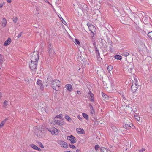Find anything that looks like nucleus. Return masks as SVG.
Wrapping results in <instances>:
<instances>
[{
    "label": "nucleus",
    "instance_id": "obj_1",
    "mask_svg": "<svg viewBox=\"0 0 152 152\" xmlns=\"http://www.w3.org/2000/svg\"><path fill=\"white\" fill-rule=\"evenodd\" d=\"M61 85V82L59 80L55 79L51 81V86L52 88L56 91L59 90Z\"/></svg>",
    "mask_w": 152,
    "mask_h": 152
},
{
    "label": "nucleus",
    "instance_id": "obj_2",
    "mask_svg": "<svg viewBox=\"0 0 152 152\" xmlns=\"http://www.w3.org/2000/svg\"><path fill=\"white\" fill-rule=\"evenodd\" d=\"M134 80H132V85L131 87V90L132 92H135L138 88V79L137 77H134Z\"/></svg>",
    "mask_w": 152,
    "mask_h": 152
},
{
    "label": "nucleus",
    "instance_id": "obj_3",
    "mask_svg": "<svg viewBox=\"0 0 152 152\" xmlns=\"http://www.w3.org/2000/svg\"><path fill=\"white\" fill-rule=\"evenodd\" d=\"M39 58V52L37 51H34L31 56V61L37 63V61Z\"/></svg>",
    "mask_w": 152,
    "mask_h": 152
},
{
    "label": "nucleus",
    "instance_id": "obj_4",
    "mask_svg": "<svg viewBox=\"0 0 152 152\" xmlns=\"http://www.w3.org/2000/svg\"><path fill=\"white\" fill-rule=\"evenodd\" d=\"M37 62L30 61L29 63V66L30 69L32 70H34L37 69Z\"/></svg>",
    "mask_w": 152,
    "mask_h": 152
},
{
    "label": "nucleus",
    "instance_id": "obj_5",
    "mask_svg": "<svg viewBox=\"0 0 152 152\" xmlns=\"http://www.w3.org/2000/svg\"><path fill=\"white\" fill-rule=\"evenodd\" d=\"M123 126L125 129L128 130H129L131 128L133 129L135 128V126L134 125L130 123L128 124H124Z\"/></svg>",
    "mask_w": 152,
    "mask_h": 152
},
{
    "label": "nucleus",
    "instance_id": "obj_6",
    "mask_svg": "<svg viewBox=\"0 0 152 152\" xmlns=\"http://www.w3.org/2000/svg\"><path fill=\"white\" fill-rule=\"evenodd\" d=\"M53 46L51 44H50V49L48 51V53H49V55L50 56L52 57H54V55L56 54L54 50L53 49Z\"/></svg>",
    "mask_w": 152,
    "mask_h": 152
},
{
    "label": "nucleus",
    "instance_id": "obj_7",
    "mask_svg": "<svg viewBox=\"0 0 152 152\" xmlns=\"http://www.w3.org/2000/svg\"><path fill=\"white\" fill-rule=\"evenodd\" d=\"M52 124H55L59 126H62L64 124V122L60 120H57L56 117L54 118V120L53 123H51Z\"/></svg>",
    "mask_w": 152,
    "mask_h": 152
},
{
    "label": "nucleus",
    "instance_id": "obj_8",
    "mask_svg": "<svg viewBox=\"0 0 152 152\" xmlns=\"http://www.w3.org/2000/svg\"><path fill=\"white\" fill-rule=\"evenodd\" d=\"M47 130L50 132L52 134H55L56 135V133L57 132V129L55 127H52V128H47Z\"/></svg>",
    "mask_w": 152,
    "mask_h": 152
},
{
    "label": "nucleus",
    "instance_id": "obj_9",
    "mask_svg": "<svg viewBox=\"0 0 152 152\" xmlns=\"http://www.w3.org/2000/svg\"><path fill=\"white\" fill-rule=\"evenodd\" d=\"M58 143L62 147L64 148H67L68 147V145L67 143L62 140H58Z\"/></svg>",
    "mask_w": 152,
    "mask_h": 152
},
{
    "label": "nucleus",
    "instance_id": "obj_10",
    "mask_svg": "<svg viewBox=\"0 0 152 152\" xmlns=\"http://www.w3.org/2000/svg\"><path fill=\"white\" fill-rule=\"evenodd\" d=\"M88 28L91 33L94 35L95 34H94V32H95L96 31V28L95 27L92 25H90L88 26Z\"/></svg>",
    "mask_w": 152,
    "mask_h": 152
},
{
    "label": "nucleus",
    "instance_id": "obj_11",
    "mask_svg": "<svg viewBox=\"0 0 152 152\" xmlns=\"http://www.w3.org/2000/svg\"><path fill=\"white\" fill-rule=\"evenodd\" d=\"M89 107L90 108V114L92 117H94L95 115V111L93 107L91 104H89Z\"/></svg>",
    "mask_w": 152,
    "mask_h": 152
},
{
    "label": "nucleus",
    "instance_id": "obj_12",
    "mask_svg": "<svg viewBox=\"0 0 152 152\" xmlns=\"http://www.w3.org/2000/svg\"><path fill=\"white\" fill-rule=\"evenodd\" d=\"M67 139L68 140H69L71 142L73 143L76 142L75 138L73 136L71 135L70 136H68L67 137Z\"/></svg>",
    "mask_w": 152,
    "mask_h": 152
},
{
    "label": "nucleus",
    "instance_id": "obj_13",
    "mask_svg": "<svg viewBox=\"0 0 152 152\" xmlns=\"http://www.w3.org/2000/svg\"><path fill=\"white\" fill-rule=\"evenodd\" d=\"M107 42L108 44L110 45L109 50L110 52H112L113 51L112 48L113 47V42L110 38L107 39Z\"/></svg>",
    "mask_w": 152,
    "mask_h": 152
},
{
    "label": "nucleus",
    "instance_id": "obj_14",
    "mask_svg": "<svg viewBox=\"0 0 152 152\" xmlns=\"http://www.w3.org/2000/svg\"><path fill=\"white\" fill-rule=\"evenodd\" d=\"M88 94L90 95L89 96V99L90 101L91 102H94V94L92 93L91 91H89L88 93Z\"/></svg>",
    "mask_w": 152,
    "mask_h": 152
},
{
    "label": "nucleus",
    "instance_id": "obj_15",
    "mask_svg": "<svg viewBox=\"0 0 152 152\" xmlns=\"http://www.w3.org/2000/svg\"><path fill=\"white\" fill-rule=\"evenodd\" d=\"M65 87L69 91H71L72 89V86L70 84H66L65 86Z\"/></svg>",
    "mask_w": 152,
    "mask_h": 152
},
{
    "label": "nucleus",
    "instance_id": "obj_16",
    "mask_svg": "<svg viewBox=\"0 0 152 152\" xmlns=\"http://www.w3.org/2000/svg\"><path fill=\"white\" fill-rule=\"evenodd\" d=\"M11 42V39L9 37L7 40H6L4 43V46H7L8 45L10 44Z\"/></svg>",
    "mask_w": 152,
    "mask_h": 152
},
{
    "label": "nucleus",
    "instance_id": "obj_17",
    "mask_svg": "<svg viewBox=\"0 0 152 152\" xmlns=\"http://www.w3.org/2000/svg\"><path fill=\"white\" fill-rule=\"evenodd\" d=\"M76 131L78 133L81 134H84L85 133L84 130L81 128H77L76 129Z\"/></svg>",
    "mask_w": 152,
    "mask_h": 152
},
{
    "label": "nucleus",
    "instance_id": "obj_18",
    "mask_svg": "<svg viewBox=\"0 0 152 152\" xmlns=\"http://www.w3.org/2000/svg\"><path fill=\"white\" fill-rule=\"evenodd\" d=\"M135 42L137 45H142L143 44V42L142 41L140 40L139 39H137V40H135Z\"/></svg>",
    "mask_w": 152,
    "mask_h": 152
},
{
    "label": "nucleus",
    "instance_id": "obj_19",
    "mask_svg": "<svg viewBox=\"0 0 152 152\" xmlns=\"http://www.w3.org/2000/svg\"><path fill=\"white\" fill-rule=\"evenodd\" d=\"M36 133L37 136L38 137H42L43 134L42 131L39 130H37Z\"/></svg>",
    "mask_w": 152,
    "mask_h": 152
},
{
    "label": "nucleus",
    "instance_id": "obj_20",
    "mask_svg": "<svg viewBox=\"0 0 152 152\" xmlns=\"http://www.w3.org/2000/svg\"><path fill=\"white\" fill-rule=\"evenodd\" d=\"M100 150L101 152H111L107 149L102 147L100 148Z\"/></svg>",
    "mask_w": 152,
    "mask_h": 152
},
{
    "label": "nucleus",
    "instance_id": "obj_21",
    "mask_svg": "<svg viewBox=\"0 0 152 152\" xmlns=\"http://www.w3.org/2000/svg\"><path fill=\"white\" fill-rule=\"evenodd\" d=\"M112 129H113V132L115 133L116 132V134H118L120 132H119V130H118V129L115 126H113L112 127Z\"/></svg>",
    "mask_w": 152,
    "mask_h": 152
},
{
    "label": "nucleus",
    "instance_id": "obj_22",
    "mask_svg": "<svg viewBox=\"0 0 152 152\" xmlns=\"http://www.w3.org/2000/svg\"><path fill=\"white\" fill-rule=\"evenodd\" d=\"M102 94L103 97L105 98L106 100H109L110 99V97L104 93L102 92Z\"/></svg>",
    "mask_w": 152,
    "mask_h": 152
},
{
    "label": "nucleus",
    "instance_id": "obj_23",
    "mask_svg": "<svg viewBox=\"0 0 152 152\" xmlns=\"http://www.w3.org/2000/svg\"><path fill=\"white\" fill-rule=\"evenodd\" d=\"M37 84L40 87L43 86L42 82L41 80L38 79L37 82Z\"/></svg>",
    "mask_w": 152,
    "mask_h": 152
},
{
    "label": "nucleus",
    "instance_id": "obj_24",
    "mask_svg": "<svg viewBox=\"0 0 152 152\" xmlns=\"http://www.w3.org/2000/svg\"><path fill=\"white\" fill-rule=\"evenodd\" d=\"M7 120V118H6L5 119H4V120L2 121L1 124H0V127L1 128L3 127V126L4 125V124H5L6 121Z\"/></svg>",
    "mask_w": 152,
    "mask_h": 152
},
{
    "label": "nucleus",
    "instance_id": "obj_25",
    "mask_svg": "<svg viewBox=\"0 0 152 152\" xmlns=\"http://www.w3.org/2000/svg\"><path fill=\"white\" fill-rule=\"evenodd\" d=\"M8 101L7 100H5L3 104V107L4 108H7V106L8 105Z\"/></svg>",
    "mask_w": 152,
    "mask_h": 152
},
{
    "label": "nucleus",
    "instance_id": "obj_26",
    "mask_svg": "<svg viewBox=\"0 0 152 152\" xmlns=\"http://www.w3.org/2000/svg\"><path fill=\"white\" fill-rule=\"evenodd\" d=\"M95 52L96 56L97 57L99 61H100V59L101 60L102 58H100V53L99 52V51H98V52Z\"/></svg>",
    "mask_w": 152,
    "mask_h": 152
},
{
    "label": "nucleus",
    "instance_id": "obj_27",
    "mask_svg": "<svg viewBox=\"0 0 152 152\" xmlns=\"http://www.w3.org/2000/svg\"><path fill=\"white\" fill-rule=\"evenodd\" d=\"M7 23V21L6 19L5 18H4L2 19V26L5 27Z\"/></svg>",
    "mask_w": 152,
    "mask_h": 152
},
{
    "label": "nucleus",
    "instance_id": "obj_28",
    "mask_svg": "<svg viewBox=\"0 0 152 152\" xmlns=\"http://www.w3.org/2000/svg\"><path fill=\"white\" fill-rule=\"evenodd\" d=\"M83 116L84 118L86 120L88 119V115L86 114L85 113H82Z\"/></svg>",
    "mask_w": 152,
    "mask_h": 152
},
{
    "label": "nucleus",
    "instance_id": "obj_29",
    "mask_svg": "<svg viewBox=\"0 0 152 152\" xmlns=\"http://www.w3.org/2000/svg\"><path fill=\"white\" fill-rule=\"evenodd\" d=\"M65 118L69 122H71L72 120L68 115H65Z\"/></svg>",
    "mask_w": 152,
    "mask_h": 152
},
{
    "label": "nucleus",
    "instance_id": "obj_30",
    "mask_svg": "<svg viewBox=\"0 0 152 152\" xmlns=\"http://www.w3.org/2000/svg\"><path fill=\"white\" fill-rule=\"evenodd\" d=\"M115 58L117 60H121V56L119 55H116L115 56Z\"/></svg>",
    "mask_w": 152,
    "mask_h": 152
},
{
    "label": "nucleus",
    "instance_id": "obj_31",
    "mask_svg": "<svg viewBox=\"0 0 152 152\" xmlns=\"http://www.w3.org/2000/svg\"><path fill=\"white\" fill-rule=\"evenodd\" d=\"M31 146L33 149L35 150H37L38 149V147L34 144H31L30 145Z\"/></svg>",
    "mask_w": 152,
    "mask_h": 152
},
{
    "label": "nucleus",
    "instance_id": "obj_32",
    "mask_svg": "<svg viewBox=\"0 0 152 152\" xmlns=\"http://www.w3.org/2000/svg\"><path fill=\"white\" fill-rule=\"evenodd\" d=\"M148 37L152 40V31L149 32L148 34Z\"/></svg>",
    "mask_w": 152,
    "mask_h": 152
},
{
    "label": "nucleus",
    "instance_id": "obj_33",
    "mask_svg": "<svg viewBox=\"0 0 152 152\" xmlns=\"http://www.w3.org/2000/svg\"><path fill=\"white\" fill-rule=\"evenodd\" d=\"M4 57L2 55L0 54V63H2L3 61Z\"/></svg>",
    "mask_w": 152,
    "mask_h": 152
},
{
    "label": "nucleus",
    "instance_id": "obj_34",
    "mask_svg": "<svg viewBox=\"0 0 152 152\" xmlns=\"http://www.w3.org/2000/svg\"><path fill=\"white\" fill-rule=\"evenodd\" d=\"M129 53L127 52H124L122 53V55L126 57L129 55Z\"/></svg>",
    "mask_w": 152,
    "mask_h": 152
},
{
    "label": "nucleus",
    "instance_id": "obj_35",
    "mask_svg": "<svg viewBox=\"0 0 152 152\" xmlns=\"http://www.w3.org/2000/svg\"><path fill=\"white\" fill-rule=\"evenodd\" d=\"M134 117L135 118V119L136 121H140V117L137 115H135Z\"/></svg>",
    "mask_w": 152,
    "mask_h": 152
},
{
    "label": "nucleus",
    "instance_id": "obj_36",
    "mask_svg": "<svg viewBox=\"0 0 152 152\" xmlns=\"http://www.w3.org/2000/svg\"><path fill=\"white\" fill-rule=\"evenodd\" d=\"M60 19L62 22V23L64 24V25H66L67 24V23L66 22V21L63 19L61 17V18H60Z\"/></svg>",
    "mask_w": 152,
    "mask_h": 152
},
{
    "label": "nucleus",
    "instance_id": "obj_37",
    "mask_svg": "<svg viewBox=\"0 0 152 152\" xmlns=\"http://www.w3.org/2000/svg\"><path fill=\"white\" fill-rule=\"evenodd\" d=\"M107 69L108 71H110L113 69V67L111 66H109L107 67Z\"/></svg>",
    "mask_w": 152,
    "mask_h": 152
},
{
    "label": "nucleus",
    "instance_id": "obj_38",
    "mask_svg": "<svg viewBox=\"0 0 152 152\" xmlns=\"http://www.w3.org/2000/svg\"><path fill=\"white\" fill-rule=\"evenodd\" d=\"M38 143H39V146L40 147H41L42 148H44V146L43 145V144H42V143L41 142H39Z\"/></svg>",
    "mask_w": 152,
    "mask_h": 152
},
{
    "label": "nucleus",
    "instance_id": "obj_39",
    "mask_svg": "<svg viewBox=\"0 0 152 152\" xmlns=\"http://www.w3.org/2000/svg\"><path fill=\"white\" fill-rule=\"evenodd\" d=\"M69 146L70 148H73V149L75 148H76L75 146L73 145H71V144H69Z\"/></svg>",
    "mask_w": 152,
    "mask_h": 152
},
{
    "label": "nucleus",
    "instance_id": "obj_40",
    "mask_svg": "<svg viewBox=\"0 0 152 152\" xmlns=\"http://www.w3.org/2000/svg\"><path fill=\"white\" fill-rule=\"evenodd\" d=\"M13 20L14 23H16L17 21V17H13L12 18Z\"/></svg>",
    "mask_w": 152,
    "mask_h": 152
},
{
    "label": "nucleus",
    "instance_id": "obj_41",
    "mask_svg": "<svg viewBox=\"0 0 152 152\" xmlns=\"http://www.w3.org/2000/svg\"><path fill=\"white\" fill-rule=\"evenodd\" d=\"M94 46L95 52H98L99 51V50L98 49V48L96 47V45H95V44H94Z\"/></svg>",
    "mask_w": 152,
    "mask_h": 152
},
{
    "label": "nucleus",
    "instance_id": "obj_42",
    "mask_svg": "<svg viewBox=\"0 0 152 152\" xmlns=\"http://www.w3.org/2000/svg\"><path fill=\"white\" fill-rule=\"evenodd\" d=\"M75 43H77L78 44H80V42L77 39H75Z\"/></svg>",
    "mask_w": 152,
    "mask_h": 152
},
{
    "label": "nucleus",
    "instance_id": "obj_43",
    "mask_svg": "<svg viewBox=\"0 0 152 152\" xmlns=\"http://www.w3.org/2000/svg\"><path fill=\"white\" fill-rule=\"evenodd\" d=\"M62 115L61 114H60L58 115H57V116H56V118H59L60 119H61L62 118L61 116Z\"/></svg>",
    "mask_w": 152,
    "mask_h": 152
},
{
    "label": "nucleus",
    "instance_id": "obj_44",
    "mask_svg": "<svg viewBox=\"0 0 152 152\" xmlns=\"http://www.w3.org/2000/svg\"><path fill=\"white\" fill-rule=\"evenodd\" d=\"M99 148V146L98 145H96L95 146L94 148L96 150H97Z\"/></svg>",
    "mask_w": 152,
    "mask_h": 152
},
{
    "label": "nucleus",
    "instance_id": "obj_45",
    "mask_svg": "<svg viewBox=\"0 0 152 152\" xmlns=\"http://www.w3.org/2000/svg\"><path fill=\"white\" fill-rule=\"evenodd\" d=\"M22 33V32H20V33H19V34H18V35L17 36V37L18 38H19L21 37Z\"/></svg>",
    "mask_w": 152,
    "mask_h": 152
},
{
    "label": "nucleus",
    "instance_id": "obj_46",
    "mask_svg": "<svg viewBox=\"0 0 152 152\" xmlns=\"http://www.w3.org/2000/svg\"><path fill=\"white\" fill-rule=\"evenodd\" d=\"M132 70H133L132 69V68L130 69H129L128 71H129V72L132 73V74H133L132 72Z\"/></svg>",
    "mask_w": 152,
    "mask_h": 152
},
{
    "label": "nucleus",
    "instance_id": "obj_47",
    "mask_svg": "<svg viewBox=\"0 0 152 152\" xmlns=\"http://www.w3.org/2000/svg\"><path fill=\"white\" fill-rule=\"evenodd\" d=\"M77 118L80 121H81L82 119V117H81L80 115H78Z\"/></svg>",
    "mask_w": 152,
    "mask_h": 152
},
{
    "label": "nucleus",
    "instance_id": "obj_48",
    "mask_svg": "<svg viewBox=\"0 0 152 152\" xmlns=\"http://www.w3.org/2000/svg\"><path fill=\"white\" fill-rule=\"evenodd\" d=\"M46 2H47L48 4H50V3L47 0H44Z\"/></svg>",
    "mask_w": 152,
    "mask_h": 152
},
{
    "label": "nucleus",
    "instance_id": "obj_49",
    "mask_svg": "<svg viewBox=\"0 0 152 152\" xmlns=\"http://www.w3.org/2000/svg\"><path fill=\"white\" fill-rule=\"evenodd\" d=\"M77 93L78 94H80V91H77Z\"/></svg>",
    "mask_w": 152,
    "mask_h": 152
},
{
    "label": "nucleus",
    "instance_id": "obj_50",
    "mask_svg": "<svg viewBox=\"0 0 152 152\" xmlns=\"http://www.w3.org/2000/svg\"><path fill=\"white\" fill-rule=\"evenodd\" d=\"M107 1L108 2H109L110 3H112V2L113 1L112 0H107Z\"/></svg>",
    "mask_w": 152,
    "mask_h": 152
},
{
    "label": "nucleus",
    "instance_id": "obj_51",
    "mask_svg": "<svg viewBox=\"0 0 152 152\" xmlns=\"http://www.w3.org/2000/svg\"><path fill=\"white\" fill-rule=\"evenodd\" d=\"M3 6V4H0V8H2Z\"/></svg>",
    "mask_w": 152,
    "mask_h": 152
},
{
    "label": "nucleus",
    "instance_id": "obj_52",
    "mask_svg": "<svg viewBox=\"0 0 152 152\" xmlns=\"http://www.w3.org/2000/svg\"><path fill=\"white\" fill-rule=\"evenodd\" d=\"M37 150L39 151H41V149L39 148L38 147V149H37Z\"/></svg>",
    "mask_w": 152,
    "mask_h": 152
},
{
    "label": "nucleus",
    "instance_id": "obj_53",
    "mask_svg": "<svg viewBox=\"0 0 152 152\" xmlns=\"http://www.w3.org/2000/svg\"><path fill=\"white\" fill-rule=\"evenodd\" d=\"M7 1L8 3H10L11 2V0H7Z\"/></svg>",
    "mask_w": 152,
    "mask_h": 152
},
{
    "label": "nucleus",
    "instance_id": "obj_54",
    "mask_svg": "<svg viewBox=\"0 0 152 152\" xmlns=\"http://www.w3.org/2000/svg\"><path fill=\"white\" fill-rule=\"evenodd\" d=\"M76 151V152H80V151L78 149H77Z\"/></svg>",
    "mask_w": 152,
    "mask_h": 152
},
{
    "label": "nucleus",
    "instance_id": "obj_55",
    "mask_svg": "<svg viewBox=\"0 0 152 152\" xmlns=\"http://www.w3.org/2000/svg\"><path fill=\"white\" fill-rule=\"evenodd\" d=\"M129 109L131 110H132V107H129Z\"/></svg>",
    "mask_w": 152,
    "mask_h": 152
},
{
    "label": "nucleus",
    "instance_id": "obj_56",
    "mask_svg": "<svg viewBox=\"0 0 152 152\" xmlns=\"http://www.w3.org/2000/svg\"><path fill=\"white\" fill-rule=\"evenodd\" d=\"M144 150H145L144 149H142V151H142V152H143L144 151Z\"/></svg>",
    "mask_w": 152,
    "mask_h": 152
},
{
    "label": "nucleus",
    "instance_id": "obj_57",
    "mask_svg": "<svg viewBox=\"0 0 152 152\" xmlns=\"http://www.w3.org/2000/svg\"><path fill=\"white\" fill-rule=\"evenodd\" d=\"M87 25L88 26L90 25H89L88 23L87 24Z\"/></svg>",
    "mask_w": 152,
    "mask_h": 152
},
{
    "label": "nucleus",
    "instance_id": "obj_58",
    "mask_svg": "<svg viewBox=\"0 0 152 152\" xmlns=\"http://www.w3.org/2000/svg\"><path fill=\"white\" fill-rule=\"evenodd\" d=\"M1 93H0V99H1Z\"/></svg>",
    "mask_w": 152,
    "mask_h": 152
},
{
    "label": "nucleus",
    "instance_id": "obj_59",
    "mask_svg": "<svg viewBox=\"0 0 152 152\" xmlns=\"http://www.w3.org/2000/svg\"><path fill=\"white\" fill-rule=\"evenodd\" d=\"M139 152H142L141 150H139Z\"/></svg>",
    "mask_w": 152,
    "mask_h": 152
},
{
    "label": "nucleus",
    "instance_id": "obj_60",
    "mask_svg": "<svg viewBox=\"0 0 152 152\" xmlns=\"http://www.w3.org/2000/svg\"><path fill=\"white\" fill-rule=\"evenodd\" d=\"M0 128H1L0 127Z\"/></svg>",
    "mask_w": 152,
    "mask_h": 152
}]
</instances>
